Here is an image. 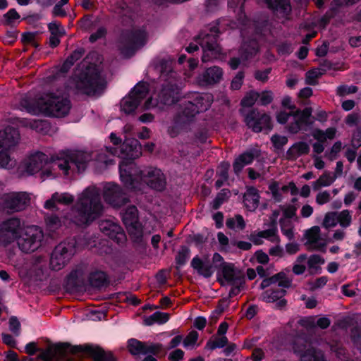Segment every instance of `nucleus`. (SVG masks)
I'll use <instances>...</instances> for the list:
<instances>
[{"instance_id": "obj_49", "label": "nucleus", "mask_w": 361, "mask_h": 361, "mask_svg": "<svg viewBox=\"0 0 361 361\" xmlns=\"http://www.w3.org/2000/svg\"><path fill=\"white\" fill-rule=\"evenodd\" d=\"M45 222L47 228L50 231H54L61 226V220L56 215H49L46 216Z\"/></svg>"}, {"instance_id": "obj_34", "label": "nucleus", "mask_w": 361, "mask_h": 361, "mask_svg": "<svg viewBox=\"0 0 361 361\" xmlns=\"http://www.w3.org/2000/svg\"><path fill=\"white\" fill-rule=\"evenodd\" d=\"M83 349L89 352L94 358V361H115L111 352H105L99 347L85 346Z\"/></svg>"}, {"instance_id": "obj_46", "label": "nucleus", "mask_w": 361, "mask_h": 361, "mask_svg": "<svg viewBox=\"0 0 361 361\" xmlns=\"http://www.w3.org/2000/svg\"><path fill=\"white\" fill-rule=\"evenodd\" d=\"M307 260L308 269L312 273L317 271L320 265L324 263V259L318 255H311Z\"/></svg>"}, {"instance_id": "obj_52", "label": "nucleus", "mask_w": 361, "mask_h": 361, "mask_svg": "<svg viewBox=\"0 0 361 361\" xmlns=\"http://www.w3.org/2000/svg\"><path fill=\"white\" fill-rule=\"evenodd\" d=\"M199 335L195 331H190L183 341V345L186 348H192L195 346Z\"/></svg>"}, {"instance_id": "obj_13", "label": "nucleus", "mask_w": 361, "mask_h": 361, "mask_svg": "<svg viewBox=\"0 0 361 361\" xmlns=\"http://www.w3.org/2000/svg\"><path fill=\"white\" fill-rule=\"evenodd\" d=\"M145 42L146 33L143 30H139L128 35L125 33L119 42L118 49L124 57H130Z\"/></svg>"}, {"instance_id": "obj_56", "label": "nucleus", "mask_w": 361, "mask_h": 361, "mask_svg": "<svg viewBox=\"0 0 361 361\" xmlns=\"http://www.w3.org/2000/svg\"><path fill=\"white\" fill-rule=\"evenodd\" d=\"M54 345H49L44 351L42 352L41 357L44 361H51L57 357L56 351Z\"/></svg>"}, {"instance_id": "obj_7", "label": "nucleus", "mask_w": 361, "mask_h": 361, "mask_svg": "<svg viewBox=\"0 0 361 361\" xmlns=\"http://www.w3.org/2000/svg\"><path fill=\"white\" fill-rule=\"evenodd\" d=\"M142 154V147L137 140H125L121 145V148L118 151L117 148L106 147L105 149L102 150L97 157V162L98 165L102 167V164L105 166L113 164V158L118 156L122 158V161L129 162L133 161V160L138 158ZM121 165H119L120 166Z\"/></svg>"}, {"instance_id": "obj_41", "label": "nucleus", "mask_w": 361, "mask_h": 361, "mask_svg": "<svg viewBox=\"0 0 361 361\" xmlns=\"http://www.w3.org/2000/svg\"><path fill=\"white\" fill-rule=\"evenodd\" d=\"M338 224L343 228L349 227L353 221L351 212L348 209H343L340 212H337Z\"/></svg>"}, {"instance_id": "obj_18", "label": "nucleus", "mask_w": 361, "mask_h": 361, "mask_svg": "<svg viewBox=\"0 0 361 361\" xmlns=\"http://www.w3.org/2000/svg\"><path fill=\"white\" fill-rule=\"evenodd\" d=\"M293 349L294 353L300 357L299 361H322L324 357V354L320 350L301 338L295 341Z\"/></svg>"}, {"instance_id": "obj_19", "label": "nucleus", "mask_w": 361, "mask_h": 361, "mask_svg": "<svg viewBox=\"0 0 361 361\" xmlns=\"http://www.w3.org/2000/svg\"><path fill=\"white\" fill-rule=\"evenodd\" d=\"M29 195L25 192H10L3 195L2 204L4 209L11 212L25 209L30 203Z\"/></svg>"}, {"instance_id": "obj_54", "label": "nucleus", "mask_w": 361, "mask_h": 361, "mask_svg": "<svg viewBox=\"0 0 361 361\" xmlns=\"http://www.w3.org/2000/svg\"><path fill=\"white\" fill-rule=\"evenodd\" d=\"M259 97L257 92H251L248 93L241 101V104L245 107L252 106Z\"/></svg>"}, {"instance_id": "obj_43", "label": "nucleus", "mask_w": 361, "mask_h": 361, "mask_svg": "<svg viewBox=\"0 0 361 361\" xmlns=\"http://www.w3.org/2000/svg\"><path fill=\"white\" fill-rule=\"evenodd\" d=\"M228 342V339L225 336H219L208 341L205 348L209 350H214L224 347Z\"/></svg>"}, {"instance_id": "obj_48", "label": "nucleus", "mask_w": 361, "mask_h": 361, "mask_svg": "<svg viewBox=\"0 0 361 361\" xmlns=\"http://www.w3.org/2000/svg\"><path fill=\"white\" fill-rule=\"evenodd\" d=\"M281 230L283 235L288 238L292 239L294 237L293 226L290 219H281L280 221Z\"/></svg>"}, {"instance_id": "obj_62", "label": "nucleus", "mask_w": 361, "mask_h": 361, "mask_svg": "<svg viewBox=\"0 0 361 361\" xmlns=\"http://www.w3.org/2000/svg\"><path fill=\"white\" fill-rule=\"evenodd\" d=\"M346 233L342 229H337L336 230L331 238H330L328 240H326L328 243H334L337 241H342L345 238Z\"/></svg>"}, {"instance_id": "obj_21", "label": "nucleus", "mask_w": 361, "mask_h": 361, "mask_svg": "<svg viewBox=\"0 0 361 361\" xmlns=\"http://www.w3.org/2000/svg\"><path fill=\"white\" fill-rule=\"evenodd\" d=\"M49 166L48 157L42 152H35L31 154L25 164V171L32 175L41 171L40 176L42 178V172L45 171Z\"/></svg>"}, {"instance_id": "obj_27", "label": "nucleus", "mask_w": 361, "mask_h": 361, "mask_svg": "<svg viewBox=\"0 0 361 361\" xmlns=\"http://www.w3.org/2000/svg\"><path fill=\"white\" fill-rule=\"evenodd\" d=\"M99 228L103 233L111 238L121 242L125 239V234L121 226L111 220L102 221L99 224Z\"/></svg>"}, {"instance_id": "obj_30", "label": "nucleus", "mask_w": 361, "mask_h": 361, "mask_svg": "<svg viewBox=\"0 0 361 361\" xmlns=\"http://www.w3.org/2000/svg\"><path fill=\"white\" fill-rule=\"evenodd\" d=\"M221 271L224 279L228 283L232 282H235L238 284L241 283V278H243V276L240 272L234 267L233 264L224 263Z\"/></svg>"}, {"instance_id": "obj_64", "label": "nucleus", "mask_w": 361, "mask_h": 361, "mask_svg": "<svg viewBox=\"0 0 361 361\" xmlns=\"http://www.w3.org/2000/svg\"><path fill=\"white\" fill-rule=\"evenodd\" d=\"M244 283H245V281L243 277V278H241V283L240 284H238L235 282H232V283H229L231 286V288L229 292V295L231 297L237 295L240 292V290L243 288Z\"/></svg>"}, {"instance_id": "obj_57", "label": "nucleus", "mask_w": 361, "mask_h": 361, "mask_svg": "<svg viewBox=\"0 0 361 361\" xmlns=\"http://www.w3.org/2000/svg\"><path fill=\"white\" fill-rule=\"evenodd\" d=\"M271 142L275 148L281 149L288 142L287 137L284 135H274L271 137Z\"/></svg>"}, {"instance_id": "obj_47", "label": "nucleus", "mask_w": 361, "mask_h": 361, "mask_svg": "<svg viewBox=\"0 0 361 361\" xmlns=\"http://www.w3.org/2000/svg\"><path fill=\"white\" fill-rule=\"evenodd\" d=\"M338 224L337 212H327L322 224V226L326 229L334 228Z\"/></svg>"}, {"instance_id": "obj_28", "label": "nucleus", "mask_w": 361, "mask_h": 361, "mask_svg": "<svg viewBox=\"0 0 361 361\" xmlns=\"http://www.w3.org/2000/svg\"><path fill=\"white\" fill-rule=\"evenodd\" d=\"M74 201V197L68 192H55L51 198L47 200L44 204L47 209L54 210L56 209V204L68 205Z\"/></svg>"}, {"instance_id": "obj_53", "label": "nucleus", "mask_w": 361, "mask_h": 361, "mask_svg": "<svg viewBox=\"0 0 361 361\" xmlns=\"http://www.w3.org/2000/svg\"><path fill=\"white\" fill-rule=\"evenodd\" d=\"M231 195V192L228 189H223L221 192L217 195L215 200L213 202V207L214 209H218L220 205L226 201Z\"/></svg>"}, {"instance_id": "obj_40", "label": "nucleus", "mask_w": 361, "mask_h": 361, "mask_svg": "<svg viewBox=\"0 0 361 361\" xmlns=\"http://www.w3.org/2000/svg\"><path fill=\"white\" fill-rule=\"evenodd\" d=\"M128 348L133 355L146 354L145 343L136 339H130L128 342Z\"/></svg>"}, {"instance_id": "obj_11", "label": "nucleus", "mask_w": 361, "mask_h": 361, "mask_svg": "<svg viewBox=\"0 0 361 361\" xmlns=\"http://www.w3.org/2000/svg\"><path fill=\"white\" fill-rule=\"evenodd\" d=\"M43 238L42 231L36 226H23L17 239L19 248L25 252L35 251Z\"/></svg>"}, {"instance_id": "obj_33", "label": "nucleus", "mask_w": 361, "mask_h": 361, "mask_svg": "<svg viewBox=\"0 0 361 361\" xmlns=\"http://www.w3.org/2000/svg\"><path fill=\"white\" fill-rule=\"evenodd\" d=\"M259 195L255 188H248L244 195L245 206L250 211L255 210L259 206Z\"/></svg>"}, {"instance_id": "obj_25", "label": "nucleus", "mask_w": 361, "mask_h": 361, "mask_svg": "<svg viewBox=\"0 0 361 361\" xmlns=\"http://www.w3.org/2000/svg\"><path fill=\"white\" fill-rule=\"evenodd\" d=\"M258 50L257 44L255 41H251L249 44L245 43L240 49V59L233 58L229 61L230 67L235 70L240 64L244 63L249 57L255 55Z\"/></svg>"}, {"instance_id": "obj_14", "label": "nucleus", "mask_w": 361, "mask_h": 361, "mask_svg": "<svg viewBox=\"0 0 361 361\" xmlns=\"http://www.w3.org/2000/svg\"><path fill=\"white\" fill-rule=\"evenodd\" d=\"M148 91L149 85L147 82L137 83L130 94L121 100V110L126 114L133 113Z\"/></svg>"}, {"instance_id": "obj_45", "label": "nucleus", "mask_w": 361, "mask_h": 361, "mask_svg": "<svg viewBox=\"0 0 361 361\" xmlns=\"http://www.w3.org/2000/svg\"><path fill=\"white\" fill-rule=\"evenodd\" d=\"M307 259V256L305 254L300 255L293 267V271L296 275H300L305 271L306 267L305 263Z\"/></svg>"}, {"instance_id": "obj_42", "label": "nucleus", "mask_w": 361, "mask_h": 361, "mask_svg": "<svg viewBox=\"0 0 361 361\" xmlns=\"http://www.w3.org/2000/svg\"><path fill=\"white\" fill-rule=\"evenodd\" d=\"M227 227L234 230H243L245 227V222L241 215H236L226 220Z\"/></svg>"}, {"instance_id": "obj_4", "label": "nucleus", "mask_w": 361, "mask_h": 361, "mask_svg": "<svg viewBox=\"0 0 361 361\" xmlns=\"http://www.w3.org/2000/svg\"><path fill=\"white\" fill-rule=\"evenodd\" d=\"M212 102L213 97L211 94L195 93L190 100L182 103L172 125L168 129L170 136L172 137L177 136L186 128L187 125L193 120L197 114L207 111Z\"/></svg>"}, {"instance_id": "obj_32", "label": "nucleus", "mask_w": 361, "mask_h": 361, "mask_svg": "<svg viewBox=\"0 0 361 361\" xmlns=\"http://www.w3.org/2000/svg\"><path fill=\"white\" fill-rule=\"evenodd\" d=\"M49 30L51 35L49 37V44L51 47H56L60 44V39L65 35L64 28L56 22L49 24Z\"/></svg>"}, {"instance_id": "obj_23", "label": "nucleus", "mask_w": 361, "mask_h": 361, "mask_svg": "<svg viewBox=\"0 0 361 361\" xmlns=\"http://www.w3.org/2000/svg\"><path fill=\"white\" fill-rule=\"evenodd\" d=\"M264 239L275 244H279L280 238L278 235L277 228L273 226L267 230L254 232L250 235V240L257 245L263 244Z\"/></svg>"}, {"instance_id": "obj_55", "label": "nucleus", "mask_w": 361, "mask_h": 361, "mask_svg": "<svg viewBox=\"0 0 361 361\" xmlns=\"http://www.w3.org/2000/svg\"><path fill=\"white\" fill-rule=\"evenodd\" d=\"M190 257V250L186 247H182L176 256V262L179 265H183Z\"/></svg>"}, {"instance_id": "obj_16", "label": "nucleus", "mask_w": 361, "mask_h": 361, "mask_svg": "<svg viewBox=\"0 0 361 361\" xmlns=\"http://www.w3.org/2000/svg\"><path fill=\"white\" fill-rule=\"evenodd\" d=\"M21 221L18 218H11L0 224V245L6 246L17 240L23 228Z\"/></svg>"}, {"instance_id": "obj_2", "label": "nucleus", "mask_w": 361, "mask_h": 361, "mask_svg": "<svg viewBox=\"0 0 361 361\" xmlns=\"http://www.w3.org/2000/svg\"><path fill=\"white\" fill-rule=\"evenodd\" d=\"M120 178L127 188L132 190H141L146 183L150 188L161 191L166 184V177L160 169L149 168L144 173L134 161H123L121 164Z\"/></svg>"}, {"instance_id": "obj_20", "label": "nucleus", "mask_w": 361, "mask_h": 361, "mask_svg": "<svg viewBox=\"0 0 361 361\" xmlns=\"http://www.w3.org/2000/svg\"><path fill=\"white\" fill-rule=\"evenodd\" d=\"M103 197L107 204L114 208L121 207L128 201L121 186L113 183H108L104 185Z\"/></svg>"}, {"instance_id": "obj_50", "label": "nucleus", "mask_w": 361, "mask_h": 361, "mask_svg": "<svg viewBox=\"0 0 361 361\" xmlns=\"http://www.w3.org/2000/svg\"><path fill=\"white\" fill-rule=\"evenodd\" d=\"M269 190L274 201L279 202L282 200L283 196L280 190V185L279 183L276 181L271 182L269 185Z\"/></svg>"}, {"instance_id": "obj_9", "label": "nucleus", "mask_w": 361, "mask_h": 361, "mask_svg": "<svg viewBox=\"0 0 361 361\" xmlns=\"http://www.w3.org/2000/svg\"><path fill=\"white\" fill-rule=\"evenodd\" d=\"M179 98V89L176 85L167 84L159 92L154 93L144 103L145 109L157 108L160 110L166 106H170L178 101Z\"/></svg>"}, {"instance_id": "obj_36", "label": "nucleus", "mask_w": 361, "mask_h": 361, "mask_svg": "<svg viewBox=\"0 0 361 361\" xmlns=\"http://www.w3.org/2000/svg\"><path fill=\"white\" fill-rule=\"evenodd\" d=\"M254 156L251 152H245L240 155L233 163L234 172L238 175L246 165L252 162Z\"/></svg>"}, {"instance_id": "obj_39", "label": "nucleus", "mask_w": 361, "mask_h": 361, "mask_svg": "<svg viewBox=\"0 0 361 361\" xmlns=\"http://www.w3.org/2000/svg\"><path fill=\"white\" fill-rule=\"evenodd\" d=\"M289 272L290 269H286L285 271L274 275V284L276 283L279 287L283 288L290 287L292 280L287 276V273Z\"/></svg>"}, {"instance_id": "obj_26", "label": "nucleus", "mask_w": 361, "mask_h": 361, "mask_svg": "<svg viewBox=\"0 0 361 361\" xmlns=\"http://www.w3.org/2000/svg\"><path fill=\"white\" fill-rule=\"evenodd\" d=\"M223 76V71L218 66H213L207 69L202 74L197 78L196 82L200 85H213L219 82Z\"/></svg>"}, {"instance_id": "obj_3", "label": "nucleus", "mask_w": 361, "mask_h": 361, "mask_svg": "<svg viewBox=\"0 0 361 361\" xmlns=\"http://www.w3.org/2000/svg\"><path fill=\"white\" fill-rule=\"evenodd\" d=\"M102 210L99 190L95 186H90L78 195L68 219L75 224L82 226L94 220Z\"/></svg>"}, {"instance_id": "obj_17", "label": "nucleus", "mask_w": 361, "mask_h": 361, "mask_svg": "<svg viewBox=\"0 0 361 361\" xmlns=\"http://www.w3.org/2000/svg\"><path fill=\"white\" fill-rule=\"evenodd\" d=\"M122 220L129 234L135 240L142 236V228L138 221V212L135 206H129L121 213Z\"/></svg>"}, {"instance_id": "obj_58", "label": "nucleus", "mask_w": 361, "mask_h": 361, "mask_svg": "<svg viewBox=\"0 0 361 361\" xmlns=\"http://www.w3.org/2000/svg\"><path fill=\"white\" fill-rule=\"evenodd\" d=\"M357 90V87L354 85H341L337 88V94L339 96L343 97L348 94L355 93Z\"/></svg>"}, {"instance_id": "obj_12", "label": "nucleus", "mask_w": 361, "mask_h": 361, "mask_svg": "<svg viewBox=\"0 0 361 361\" xmlns=\"http://www.w3.org/2000/svg\"><path fill=\"white\" fill-rule=\"evenodd\" d=\"M74 240L59 243L52 252L50 259V267L52 269L61 270L68 262L75 252Z\"/></svg>"}, {"instance_id": "obj_60", "label": "nucleus", "mask_w": 361, "mask_h": 361, "mask_svg": "<svg viewBox=\"0 0 361 361\" xmlns=\"http://www.w3.org/2000/svg\"><path fill=\"white\" fill-rule=\"evenodd\" d=\"M230 164L228 162H223L220 164L217 169V176L221 177L223 179H227L228 178V170Z\"/></svg>"}, {"instance_id": "obj_37", "label": "nucleus", "mask_w": 361, "mask_h": 361, "mask_svg": "<svg viewBox=\"0 0 361 361\" xmlns=\"http://www.w3.org/2000/svg\"><path fill=\"white\" fill-rule=\"evenodd\" d=\"M336 179V176H334L331 172L324 171L319 178L312 183V188L314 190H318L322 187L331 185Z\"/></svg>"}, {"instance_id": "obj_5", "label": "nucleus", "mask_w": 361, "mask_h": 361, "mask_svg": "<svg viewBox=\"0 0 361 361\" xmlns=\"http://www.w3.org/2000/svg\"><path fill=\"white\" fill-rule=\"evenodd\" d=\"M87 64V61H83L78 69L70 88L88 95L99 94L105 88V80L95 65Z\"/></svg>"}, {"instance_id": "obj_29", "label": "nucleus", "mask_w": 361, "mask_h": 361, "mask_svg": "<svg viewBox=\"0 0 361 361\" xmlns=\"http://www.w3.org/2000/svg\"><path fill=\"white\" fill-rule=\"evenodd\" d=\"M269 8L279 18H286L291 11L289 0H265Z\"/></svg>"}, {"instance_id": "obj_31", "label": "nucleus", "mask_w": 361, "mask_h": 361, "mask_svg": "<svg viewBox=\"0 0 361 361\" xmlns=\"http://www.w3.org/2000/svg\"><path fill=\"white\" fill-rule=\"evenodd\" d=\"M310 146L305 142H297L294 143L286 152V157L290 160H295L300 156L308 154Z\"/></svg>"}, {"instance_id": "obj_15", "label": "nucleus", "mask_w": 361, "mask_h": 361, "mask_svg": "<svg viewBox=\"0 0 361 361\" xmlns=\"http://www.w3.org/2000/svg\"><path fill=\"white\" fill-rule=\"evenodd\" d=\"M200 39V44L203 49L202 61L207 62L216 59L221 52V49L217 43L216 28H212L210 33H202Z\"/></svg>"}, {"instance_id": "obj_1", "label": "nucleus", "mask_w": 361, "mask_h": 361, "mask_svg": "<svg viewBox=\"0 0 361 361\" xmlns=\"http://www.w3.org/2000/svg\"><path fill=\"white\" fill-rule=\"evenodd\" d=\"M66 89L61 90L53 88L44 93L37 99L29 97L23 98L20 102L21 106L32 114L44 113L47 116L61 117L69 112L71 105L66 95Z\"/></svg>"}, {"instance_id": "obj_44", "label": "nucleus", "mask_w": 361, "mask_h": 361, "mask_svg": "<svg viewBox=\"0 0 361 361\" xmlns=\"http://www.w3.org/2000/svg\"><path fill=\"white\" fill-rule=\"evenodd\" d=\"M285 291L283 290H269L264 292L261 296L262 300L267 302H272L283 296Z\"/></svg>"}, {"instance_id": "obj_51", "label": "nucleus", "mask_w": 361, "mask_h": 361, "mask_svg": "<svg viewBox=\"0 0 361 361\" xmlns=\"http://www.w3.org/2000/svg\"><path fill=\"white\" fill-rule=\"evenodd\" d=\"M321 75L322 73L320 71V69L319 68H315L309 71L308 72L306 73L305 75L306 83L310 85H315Z\"/></svg>"}, {"instance_id": "obj_24", "label": "nucleus", "mask_w": 361, "mask_h": 361, "mask_svg": "<svg viewBox=\"0 0 361 361\" xmlns=\"http://www.w3.org/2000/svg\"><path fill=\"white\" fill-rule=\"evenodd\" d=\"M305 238L309 249L322 250L327 245L326 240L322 238L320 228L317 226L308 229L305 233Z\"/></svg>"}, {"instance_id": "obj_6", "label": "nucleus", "mask_w": 361, "mask_h": 361, "mask_svg": "<svg viewBox=\"0 0 361 361\" xmlns=\"http://www.w3.org/2000/svg\"><path fill=\"white\" fill-rule=\"evenodd\" d=\"M91 157V154L88 152H75L66 155V157L51 159L49 161L48 168L42 172V179L55 178L59 174L58 171H61L63 175H68L73 164L76 166L78 171H82Z\"/></svg>"}, {"instance_id": "obj_8", "label": "nucleus", "mask_w": 361, "mask_h": 361, "mask_svg": "<svg viewBox=\"0 0 361 361\" xmlns=\"http://www.w3.org/2000/svg\"><path fill=\"white\" fill-rule=\"evenodd\" d=\"M312 113V109L310 107H307L302 111L299 109L290 112L281 111L277 114L276 119L281 124L287 123V130L295 134L311 124L310 118Z\"/></svg>"}, {"instance_id": "obj_63", "label": "nucleus", "mask_w": 361, "mask_h": 361, "mask_svg": "<svg viewBox=\"0 0 361 361\" xmlns=\"http://www.w3.org/2000/svg\"><path fill=\"white\" fill-rule=\"evenodd\" d=\"M329 200L330 193L328 191L320 192L316 196V202L319 205L324 204L329 202Z\"/></svg>"}, {"instance_id": "obj_59", "label": "nucleus", "mask_w": 361, "mask_h": 361, "mask_svg": "<svg viewBox=\"0 0 361 361\" xmlns=\"http://www.w3.org/2000/svg\"><path fill=\"white\" fill-rule=\"evenodd\" d=\"M342 149V143L340 141H338L334 144L332 146L331 151L329 152L326 153V156L330 159V160H334L337 154L340 152V151Z\"/></svg>"}, {"instance_id": "obj_22", "label": "nucleus", "mask_w": 361, "mask_h": 361, "mask_svg": "<svg viewBox=\"0 0 361 361\" xmlns=\"http://www.w3.org/2000/svg\"><path fill=\"white\" fill-rule=\"evenodd\" d=\"M245 122L247 126L255 132H260L264 129L269 130L271 128L270 116L255 110L247 115Z\"/></svg>"}, {"instance_id": "obj_38", "label": "nucleus", "mask_w": 361, "mask_h": 361, "mask_svg": "<svg viewBox=\"0 0 361 361\" xmlns=\"http://www.w3.org/2000/svg\"><path fill=\"white\" fill-rule=\"evenodd\" d=\"M169 319V314L165 312H156L152 315L144 319V324L151 326L155 323L164 324Z\"/></svg>"}, {"instance_id": "obj_35", "label": "nucleus", "mask_w": 361, "mask_h": 361, "mask_svg": "<svg viewBox=\"0 0 361 361\" xmlns=\"http://www.w3.org/2000/svg\"><path fill=\"white\" fill-rule=\"evenodd\" d=\"M191 266L197 270L198 274L207 278L211 276L214 273L212 266L204 264L198 257H195L192 259Z\"/></svg>"}, {"instance_id": "obj_61", "label": "nucleus", "mask_w": 361, "mask_h": 361, "mask_svg": "<svg viewBox=\"0 0 361 361\" xmlns=\"http://www.w3.org/2000/svg\"><path fill=\"white\" fill-rule=\"evenodd\" d=\"M244 74L243 72H239L236 74L231 81V87L233 90H239L243 84Z\"/></svg>"}, {"instance_id": "obj_10", "label": "nucleus", "mask_w": 361, "mask_h": 361, "mask_svg": "<svg viewBox=\"0 0 361 361\" xmlns=\"http://www.w3.org/2000/svg\"><path fill=\"white\" fill-rule=\"evenodd\" d=\"M20 139L18 132L11 127L0 131V168H6L12 161V152Z\"/></svg>"}]
</instances>
